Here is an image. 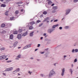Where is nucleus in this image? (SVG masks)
<instances>
[{"label": "nucleus", "instance_id": "obj_18", "mask_svg": "<svg viewBox=\"0 0 78 78\" xmlns=\"http://www.w3.org/2000/svg\"><path fill=\"white\" fill-rule=\"evenodd\" d=\"M27 32H26L25 33H24L23 34V36H27Z\"/></svg>", "mask_w": 78, "mask_h": 78}, {"label": "nucleus", "instance_id": "obj_35", "mask_svg": "<svg viewBox=\"0 0 78 78\" xmlns=\"http://www.w3.org/2000/svg\"><path fill=\"white\" fill-rule=\"evenodd\" d=\"M39 22H41V21H40V20H37V23H39Z\"/></svg>", "mask_w": 78, "mask_h": 78}, {"label": "nucleus", "instance_id": "obj_63", "mask_svg": "<svg viewBox=\"0 0 78 78\" xmlns=\"http://www.w3.org/2000/svg\"><path fill=\"white\" fill-rule=\"evenodd\" d=\"M31 59H33V58H31Z\"/></svg>", "mask_w": 78, "mask_h": 78}, {"label": "nucleus", "instance_id": "obj_1", "mask_svg": "<svg viewBox=\"0 0 78 78\" xmlns=\"http://www.w3.org/2000/svg\"><path fill=\"white\" fill-rule=\"evenodd\" d=\"M6 56L5 55L0 56V59H5V58H6Z\"/></svg>", "mask_w": 78, "mask_h": 78}, {"label": "nucleus", "instance_id": "obj_44", "mask_svg": "<svg viewBox=\"0 0 78 78\" xmlns=\"http://www.w3.org/2000/svg\"><path fill=\"white\" fill-rule=\"evenodd\" d=\"M57 21H58V20H54V22H57Z\"/></svg>", "mask_w": 78, "mask_h": 78}, {"label": "nucleus", "instance_id": "obj_21", "mask_svg": "<svg viewBox=\"0 0 78 78\" xmlns=\"http://www.w3.org/2000/svg\"><path fill=\"white\" fill-rule=\"evenodd\" d=\"M17 44H18V42H17V41H16L14 44L13 46H14V47H15L16 45H17Z\"/></svg>", "mask_w": 78, "mask_h": 78}, {"label": "nucleus", "instance_id": "obj_33", "mask_svg": "<svg viewBox=\"0 0 78 78\" xmlns=\"http://www.w3.org/2000/svg\"><path fill=\"white\" fill-rule=\"evenodd\" d=\"M21 12H25V10L23 9H22L21 10Z\"/></svg>", "mask_w": 78, "mask_h": 78}, {"label": "nucleus", "instance_id": "obj_6", "mask_svg": "<svg viewBox=\"0 0 78 78\" xmlns=\"http://www.w3.org/2000/svg\"><path fill=\"white\" fill-rule=\"evenodd\" d=\"M31 47V45L30 44L29 45H27L25 47H24L23 48L24 49H25V48H29V47Z\"/></svg>", "mask_w": 78, "mask_h": 78}, {"label": "nucleus", "instance_id": "obj_9", "mask_svg": "<svg viewBox=\"0 0 78 78\" xmlns=\"http://www.w3.org/2000/svg\"><path fill=\"white\" fill-rule=\"evenodd\" d=\"M62 76H63V75H64V71H65V69H63L62 70Z\"/></svg>", "mask_w": 78, "mask_h": 78}, {"label": "nucleus", "instance_id": "obj_2", "mask_svg": "<svg viewBox=\"0 0 78 78\" xmlns=\"http://www.w3.org/2000/svg\"><path fill=\"white\" fill-rule=\"evenodd\" d=\"M35 23L34 21L31 22L28 24V27H30L31 25H34V24H35Z\"/></svg>", "mask_w": 78, "mask_h": 78}, {"label": "nucleus", "instance_id": "obj_46", "mask_svg": "<svg viewBox=\"0 0 78 78\" xmlns=\"http://www.w3.org/2000/svg\"><path fill=\"white\" fill-rule=\"evenodd\" d=\"M40 46V44H38V47H39Z\"/></svg>", "mask_w": 78, "mask_h": 78}, {"label": "nucleus", "instance_id": "obj_42", "mask_svg": "<svg viewBox=\"0 0 78 78\" xmlns=\"http://www.w3.org/2000/svg\"><path fill=\"white\" fill-rule=\"evenodd\" d=\"M65 28L67 29V28H69V26H66L65 27Z\"/></svg>", "mask_w": 78, "mask_h": 78}, {"label": "nucleus", "instance_id": "obj_14", "mask_svg": "<svg viewBox=\"0 0 78 78\" xmlns=\"http://www.w3.org/2000/svg\"><path fill=\"white\" fill-rule=\"evenodd\" d=\"M52 8L54 9V10H56V9H58V7L53 6Z\"/></svg>", "mask_w": 78, "mask_h": 78}, {"label": "nucleus", "instance_id": "obj_22", "mask_svg": "<svg viewBox=\"0 0 78 78\" xmlns=\"http://www.w3.org/2000/svg\"><path fill=\"white\" fill-rule=\"evenodd\" d=\"M34 33V32L33 31L32 33H30V36H33V33Z\"/></svg>", "mask_w": 78, "mask_h": 78}, {"label": "nucleus", "instance_id": "obj_30", "mask_svg": "<svg viewBox=\"0 0 78 78\" xmlns=\"http://www.w3.org/2000/svg\"><path fill=\"white\" fill-rule=\"evenodd\" d=\"M21 56V55H18L17 58H20V57Z\"/></svg>", "mask_w": 78, "mask_h": 78}, {"label": "nucleus", "instance_id": "obj_26", "mask_svg": "<svg viewBox=\"0 0 78 78\" xmlns=\"http://www.w3.org/2000/svg\"><path fill=\"white\" fill-rule=\"evenodd\" d=\"M43 14H47V12H46V11H44V12H43Z\"/></svg>", "mask_w": 78, "mask_h": 78}, {"label": "nucleus", "instance_id": "obj_53", "mask_svg": "<svg viewBox=\"0 0 78 78\" xmlns=\"http://www.w3.org/2000/svg\"><path fill=\"white\" fill-rule=\"evenodd\" d=\"M4 0H0V1H1V2H3Z\"/></svg>", "mask_w": 78, "mask_h": 78}, {"label": "nucleus", "instance_id": "obj_50", "mask_svg": "<svg viewBox=\"0 0 78 78\" xmlns=\"http://www.w3.org/2000/svg\"><path fill=\"white\" fill-rule=\"evenodd\" d=\"M40 39H43V37H41Z\"/></svg>", "mask_w": 78, "mask_h": 78}, {"label": "nucleus", "instance_id": "obj_48", "mask_svg": "<svg viewBox=\"0 0 78 78\" xmlns=\"http://www.w3.org/2000/svg\"><path fill=\"white\" fill-rule=\"evenodd\" d=\"M74 51H75L74 49H73L72 51V52H74Z\"/></svg>", "mask_w": 78, "mask_h": 78}, {"label": "nucleus", "instance_id": "obj_13", "mask_svg": "<svg viewBox=\"0 0 78 78\" xmlns=\"http://www.w3.org/2000/svg\"><path fill=\"white\" fill-rule=\"evenodd\" d=\"M53 31V29H49L48 30V32L49 33H51L52 31Z\"/></svg>", "mask_w": 78, "mask_h": 78}, {"label": "nucleus", "instance_id": "obj_28", "mask_svg": "<svg viewBox=\"0 0 78 78\" xmlns=\"http://www.w3.org/2000/svg\"><path fill=\"white\" fill-rule=\"evenodd\" d=\"M48 17L46 18L44 20V21H47L48 20Z\"/></svg>", "mask_w": 78, "mask_h": 78}, {"label": "nucleus", "instance_id": "obj_54", "mask_svg": "<svg viewBox=\"0 0 78 78\" xmlns=\"http://www.w3.org/2000/svg\"><path fill=\"white\" fill-rule=\"evenodd\" d=\"M48 49H45V50L47 51V50H48Z\"/></svg>", "mask_w": 78, "mask_h": 78}, {"label": "nucleus", "instance_id": "obj_62", "mask_svg": "<svg viewBox=\"0 0 78 78\" xmlns=\"http://www.w3.org/2000/svg\"><path fill=\"white\" fill-rule=\"evenodd\" d=\"M64 19V18H63L62 20H63V19Z\"/></svg>", "mask_w": 78, "mask_h": 78}, {"label": "nucleus", "instance_id": "obj_61", "mask_svg": "<svg viewBox=\"0 0 78 78\" xmlns=\"http://www.w3.org/2000/svg\"><path fill=\"white\" fill-rule=\"evenodd\" d=\"M16 59H19V58H16Z\"/></svg>", "mask_w": 78, "mask_h": 78}, {"label": "nucleus", "instance_id": "obj_27", "mask_svg": "<svg viewBox=\"0 0 78 78\" xmlns=\"http://www.w3.org/2000/svg\"><path fill=\"white\" fill-rule=\"evenodd\" d=\"M9 11H7L6 12H5V15H6V16H8V12Z\"/></svg>", "mask_w": 78, "mask_h": 78}, {"label": "nucleus", "instance_id": "obj_15", "mask_svg": "<svg viewBox=\"0 0 78 78\" xmlns=\"http://www.w3.org/2000/svg\"><path fill=\"white\" fill-rule=\"evenodd\" d=\"M13 35L12 34L10 36V39H13Z\"/></svg>", "mask_w": 78, "mask_h": 78}, {"label": "nucleus", "instance_id": "obj_19", "mask_svg": "<svg viewBox=\"0 0 78 78\" xmlns=\"http://www.w3.org/2000/svg\"><path fill=\"white\" fill-rule=\"evenodd\" d=\"M5 48L3 47L0 48V50L1 51H2L3 50H5Z\"/></svg>", "mask_w": 78, "mask_h": 78}, {"label": "nucleus", "instance_id": "obj_11", "mask_svg": "<svg viewBox=\"0 0 78 78\" xmlns=\"http://www.w3.org/2000/svg\"><path fill=\"white\" fill-rule=\"evenodd\" d=\"M1 27L2 28H4L5 27V24L4 23H2L1 25Z\"/></svg>", "mask_w": 78, "mask_h": 78}, {"label": "nucleus", "instance_id": "obj_8", "mask_svg": "<svg viewBox=\"0 0 78 78\" xmlns=\"http://www.w3.org/2000/svg\"><path fill=\"white\" fill-rule=\"evenodd\" d=\"M21 34H18L17 36V38H18L19 39H21Z\"/></svg>", "mask_w": 78, "mask_h": 78}, {"label": "nucleus", "instance_id": "obj_47", "mask_svg": "<svg viewBox=\"0 0 78 78\" xmlns=\"http://www.w3.org/2000/svg\"><path fill=\"white\" fill-rule=\"evenodd\" d=\"M55 4H52L51 5V6H54V5Z\"/></svg>", "mask_w": 78, "mask_h": 78}, {"label": "nucleus", "instance_id": "obj_3", "mask_svg": "<svg viewBox=\"0 0 78 78\" xmlns=\"http://www.w3.org/2000/svg\"><path fill=\"white\" fill-rule=\"evenodd\" d=\"M55 73V72L53 71V70H52L51 71L50 73L49 74V76H51L52 75H53Z\"/></svg>", "mask_w": 78, "mask_h": 78}, {"label": "nucleus", "instance_id": "obj_24", "mask_svg": "<svg viewBox=\"0 0 78 78\" xmlns=\"http://www.w3.org/2000/svg\"><path fill=\"white\" fill-rule=\"evenodd\" d=\"M15 14H19V11H16L15 12Z\"/></svg>", "mask_w": 78, "mask_h": 78}, {"label": "nucleus", "instance_id": "obj_45", "mask_svg": "<svg viewBox=\"0 0 78 78\" xmlns=\"http://www.w3.org/2000/svg\"><path fill=\"white\" fill-rule=\"evenodd\" d=\"M44 36H46V34L44 33V34H43Z\"/></svg>", "mask_w": 78, "mask_h": 78}, {"label": "nucleus", "instance_id": "obj_39", "mask_svg": "<svg viewBox=\"0 0 78 78\" xmlns=\"http://www.w3.org/2000/svg\"><path fill=\"white\" fill-rule=\"evenodd\" d=\"M2 74L3 75H4V76H6V74H5V73H2Z\"/></svg>", "mask_w": 78, "mask_h": 78}, {"label": "nucleus", "instance_id": "obj_17", "mask_svg": "<svg viewBox=\"0 0 78 78\" xmlns=\"http://www.w3.org/2000/svg\"><path fill=\"white\" fill-rule=\"evenodd\" d=\"M52 3H53L51 1H48V4L49 5H51V4H52Z\"/></svg>", "mask_w": 78, "mask_h": 78}, {"label": "nucleus", "instance_id": "obj_34", "mask_svg": "<svg viewBox=\"0 0 78 78\" xmlns=\"http://www.w3.org/2000/svg\"><path fill=\"white\" fill-rule=\"evenodd\" d=\"M78 1V0H74V3H76V2H77Z\"/></svg>", "mask_w": 78, "mask_h": 78}, {"label": "nucleus", "instance_id": "obj_43", "mask_svg": "<svg viewBox=\"0 0 78 78\" xmlns=\"http://www.w3.org/2000/svg\"><path fill=\"white\" fill-rule=\"evenodd\" d=\"M41 54H43L44 53V52H41Z\"/></svg>", "mask_w": 78, "mask_h": 78}, {"label": "nucleus", "instance_id": "obj_38", "mask_svg": "<svg viewBox=\"0 0 78 78\" xmlns=\"http://www.w3.org/2000/svg\"><path fill=\"white\" fill-rule=\"evenodd\" d=\"M42 17H43V15L42 14L41 15H40V17H41V18Z\"/></svg>", "mask_w": 78, "mask_h": 78}, {"label": "nucleus", "instance_id": "obj_55", "mask_svg": "<svg viewBox=\"0 0 78 78\" xmlns=\"http://www.w3.org/2000/svg\"><path fill=\"white\" fill-rule=\"evenodd\" d=\"M66 55H64V58H66Z\"/></svg>", "mask_w": 78, "mask_h": 78}, {"label": "nucleus", "instance_id": "obj_23", "mask_svg": "<svg viewBox=\"0 0 78 78\" xmlns=\"http://www.w3.org/2000/svg\"><path fill=\"white\" fill-rule=\"evenodd\" d=\"M23 31L22 29H20L18 30V31L19 33H21V32H22Z\"/></svg>", "mask_w": 78, "mask_h": 78}, {"label": "nucleus", "instance_id": "obj_5", "mask_svg": "<svg viewBox=\"0 0 78 78\" xmlns=\"http://www.w3.org/2000/svg\"><path fill=\"white\" fill-rule=\"evenodd\" d=\"M70 9H68L66 10V15H67V14H68L69 12H70Z\"/></svg>", "mask_w": 78, "mask_h": 78}, {"label": "nucleus", "instance_id": "obj_4", "mask_svg": "<svg viewBox=\"0 0 78 78\" xmlns=\"http://www.w3.org/2000/svg\"><path fill=\"white\" fill-rule=\"evenodd\" d=\"M13 68L12 67L9 68H7L6 70L7 71H11L13 70Z\"/></svg>", "mask_w": 78, "mask_h": 78}, {"label": "nucleus", "instance_id": "obj_57", "mask_svg": "<svg viewBox=\"0 0 78 78\" xmlns=\"http://www.w3.org/2000/svg\"><path fill=\"white\" fill-rule=\"evenodd\" d=\"M18 75H20V74L19 73H18Z\"/></svg>", "mask_w": 78, "mask_h": 78}, {"label": "nucleus", "instance_id": "obj_52", "mask_svg": "<svg viewBox=\"0 0 78 78\" xmlns=\"http://www.w3.org/2000/svg\"><path fill=\"white\" fill-rule=\"evenodd\" d=\"M37 50H38V49H36L35 50V51H37Z\"/></svg>", "mask_w": 78, "mask_h": 78}, {"label": "nucleus", "instance_id": "obj_10", "mask_svg": "<svg viewBox=\"0 0 78 78\" xmlns=\"http://www.w3.org/2000/svg\"><path fill=\"white\" fill-rule=\"evenodd\" d=\"M58 26H59V25H58V24L54 25L52 27V28L53 29L55 28H56V27H58Z\"/></svg>", "mask_w": 78, "mask_h": 78}, {"label": "nucleus", "instance_id": "obj_56", "mask_svg": "<svg viewBox=\"0 0 78 78\" xmlns=\"http://www.w3.org/2000/svg\"><path fill=\"white\" fill-rule=\"evenodd\" d=\"M8 58L5 59V60H8Z\"/></svg>", "mask_w": 78, "mask_h": 78}, {"label": "nucleus", "instance_id": "obj_51", "mask_svg": "<svg viewBox=\"0 0 78 78\" xmlns=\"http://www.w3.org/2000/svg\"><path fill=\"white\" fill-rule=\"evenodd\" d=\"M41 76H43V74H41Z\"/></svg>", "mask_w": 78, "mask_h": 78}, {"label": "nucleus", "instance_id": "obj_31", "mask_svg": "<svg viewBox=\"0 0 78 78\" xmlns=\"http://www.w3.org/2000/svg\"><path fill=\"white\" fill-rule=\"evenodd\" d=\"M6 62L7 63H9V62H11V60H9V61H8Z\"/></svg>", "mask_w": 78, "mask_h": 78}, {"label": "nucleus", "instance_id": "obj_60", "mask_svg": "<svg viewBox=\"0 0 78 78\" xmlns=\"http://www.w3.org/2000/svg\"><path fill=\"white\" fill-rule=\"evenodd\" d=\"M72 67H73V65H72Z\"/></svg>", "mask_w": 78, "mask_h": 78}, {"label": "nucleus", "instance_id": "obj_49", "mask_svg": "<svg viewBox=\"0 0 78 78\" xmlns=\"http://www.w3.org/2000/svg\"><path fill=\"white\" fill-rule=\"evenodd\" d=\"M29 73H30V75H31V72H30V71H29L28 72Z\"/></svg>", "mask_w": 78, "mask_h": 78}, {"label": "nucleus", "instance_id": "obj_40", "mask_svg": "<svg viewBox=\"0 0 78 78\" xmlns=\"http://www.w3.org/2000/svg\"><path fill=\"white\" fill-rule=\"evenodd\" d=\"M42 24H43L42 23H41V24H40V25H39V27H41V26H42Z\"/></svg>", "mask_w": 78, "mask_h": 78}, {"label": "nucleus", "instance_id": "obj_58", "mask_svg": "<svg viewBox=\"0 0 78 78\" xmlns=\"http://www.w3.org/2000/svg\"><path fill=\"white\" fill-rule=\"evenodd\" d=\"M21 48L20 47H19L18 48V49H19V48Z\"/></svg>", "mask_w": 78, "mask_h": 78}, {"label": "nucleus", "instance_id": "obj_36", "mask_svg": "<svg viewBox=\"0 0 78 78\" xmlns=\"http://www.w3.org/2000/svg\"><path fill=\"white\" fill-rule=\"evenodd\" d=\"M52 13H55V12H56V11L55 10H53L52 11Z\"/></svg>", "mask_w": 78, "mask_h": 78}, {"label": "nucleus", "instance_id": "obj_16", "mask_svg": "<svg viewBox=\"0 0 78 78\" xmlns=\"http://www.w3.org/2000/svg\"><path fill=\"white\" fill-rule=\"evenodd\" d=\"M1 7H3V8H5L6 7V5L5 4H2L1 6Z\"/></svg>", "mask_w": 78, "mask_h": 78}, {"label": "nucleus", "instance_id": "obj_41", "mask_svg": "<svg viewBox=\"0 0 78 78\" xmlns=\"http://www.w3.org/2000/svg\"><path fill=\"white\" fill-rule=\"evenodd\" d=\"M59 29H60V30H62V27H60Z\"/></svg>", "mask_w": 78, "mask_h": 78}, {"label": "nucleus", "instance_id": "obj_29", "mask_svg": "<svg viewBox=\"0 0 78 78\" xmlns=\"http://www.w3.org/2000/svg\"><path fill=\"white\" fill-rule=\"evenodd\" d=\"M22 3L21 2H18L16 3V4L17 5H19V4H22Z\"/></svg>", "mask_w": 78, "mask_h": 78}, {"label": "nucleus", "instance_id": "obj_7", "mask_svg": "<svg viewBox=\"0 0 78 78\" xmlns=\"http://www.w3.org/2000/svg\"><path fill=\"white\" fill-rule=\"evenodd\" d=\"M16 70L15 71L13 72L12 73L13 74H15V73H14V72H17V71H19L20 70V68L16 69Z\"/></svg>", "mask_w": 78, "mask_h": 78}, {"label": "nucleus", "instance_id": "obj_20", "mask_svg": "<svg viewBox=\"0 0 78 78\" xmlns=\"http://www.w3.org/2000/svg\"><path fill=\"white\" fill-rule=\"evenodd\" d=\"M13 33L14 34H17V31H15L13 32Z\"/></svg>", "mask_w": 78, "mask_h": 78}, {"label": "nucleus", "instance_id": "obj_25", "mask_svg": "<svg viewBox=\"0 0 78 78\" xmlns=\"http://www.w3.org/2000/svg\"><path fill=\"white\" fill-rule=\"evenodd\" d=\"M14 17H11L10 18V20H14Z\"/></svg>", "mask_w": 78, "mask_h": 78}, {"label": "nucleus", "instance_id": "obj_12", "mask_svg": "<svg viewBox=\"0 0 78 78\" xmlns=\"http://www.w3.org/2000/svg\"><path fill=\"white\" fill-rule=\"evenodd\" d=\"M34 28L33 27V26L31 25L30 27H29V30H32V29H34Z\"/></svg>", "mask_w": 78, "mask_h": 78}, {"label": "nucleus", "instance_id": "obj_64", "mask_svg": "<svg viewBox=\"0 0 78 78\" xmlns=\"http://www.w3.org/2000/svg\"><path fill=\"white\" fill-rule=\"evenodd\" d=\"M54 66H56V63H55V64H54Z\"/></svg>", "mask_w": 78, "mask_h": 78}, {"label": "nucleus", "instance_id": "obj_32", "mask_svg": "<svg viewBox=\"0 0 78 78\" xmlns=\"http://www.w3.org/2000/svg\"><path fill=\"white\" fill-rule=\"evenodd\" d=\"M75 52H78V49H76L75 50Z\"/></svg>", "mask_w": 78, "mask_h": 78}, {"label": "nucleus", "instance_id": "obj_59", "mask_svg": "<svg viewBox=\"0 0 78 78\" xmlns=\"http://www.w3.org/2000/svg\"><path fill=\"white\" fill-rule=\"evenodd\" d=\"M51 22H53V20H51Z\"/></svg>", "mask_w": 78, "mask_h": 78}, {"label": "nucleus", "instance_id": "obj_37", "mask_svg": "<svg viewBox=\"0 0 78 78\" xmlns=\"http://www.w3.org/2000/svg\"><path fill=\"white\" fill-rule=\"evenodd\" d=\"M77 61V59L76 58H75L74 60V62H76Z\"/></svg>", "mask_w": 78, "mask_h": 78}]
</instances>
